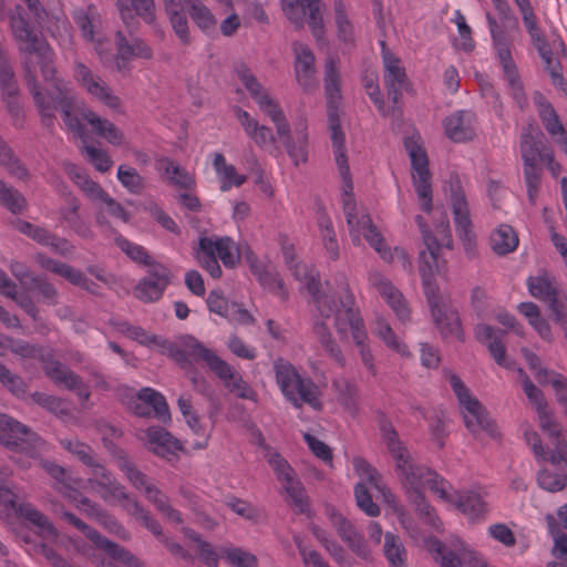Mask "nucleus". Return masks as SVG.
I'll return each instance as SVG.
<instances>
[{
    "instance_id": "f257e3e1",
    "label": "nucleus",
    "mask_w": 567,
    "mask_h": 567,
    "mask_svg": "<svg viewBox=\"0 0 567 567\" xmlns=\"http://www.w3.org/2000/svg\"><path fill=\"white\" fill-rule=\"evenodd\" d=\"M0 18H7L18 51L28 58L35 55L41 74L45 81H53L55 68L54 52L42 34L29 20L28 13L20 4L6 10L4 0H0Z\"/></svg>"
},
{
    "instance_id": "f03ea898",
    "label": "nucleus",
    "mask_w": 567,
    "mask_h": 567,
    "mask_svg": "<svg viewBox=\"0 0 567 567\" xmlns=\"http://www.w3.org/2000/svg\"><path fill=\"white\" fill-rule=\"evenodd\" d=\"M274 369L277 384L286 400L295 408L299 409L306 403L316 411L322 410L320 389L310 378L301 377L297 369L282 358L274 362Z\"/></svg>"
},
{
    "instance_id": "7ed1b4c3",
    "label": "nucleus",
    "mask_w": 567,
    "mask_h": 567,
    "mask_svg": "<svg viewBox=\"0 0 567 567\" xmlns=\"http://www.w3.org/2000/svg\"><path fill=\"white\" fill-rule=\"evenodd\" d=\"M486 20L509 94L518 109L524 111L528 106V99L516 63L512 58V40L489 12L486 13Z\"/></svg>"
},
{
    "instance_id": "20e7f679",
    "label": "nucleus",
    "mask_w": 567,
    "mask_h": 567,
    "mask_svg": "<svg viewBox=\"0 0 567 567\" xmlns=\"http://www.w3.org/2000/svg\"><path fill=\"white\" fill-rule=\"evenodd\" d=\"M257 105L275 124L277 134L295 165L298 166L301 163H306L308 159L307 125L303 122L297 124L295 130L296 137L292 138L290 124L280 104L275 99L270 95L264 96L261 101H258Z\"/></svg>"
},
{
    "instance_id": "39448f33",
    "label": "nucleus",
    "mask_w": 567,
    "mask_h": 567,
    "mask_svg": "<svg viewBox=\"0 0 567 567\" xmlns=\"http://www.w3.org/2000/svg\"><path fill=\"white\" fill-rule=\"evenodd\" d=\"M344 215L354 245H360V236L362 235L384 261H393L391 249L385 244L384 237L373 224L370 215L367 213L359 214L355 202L349 196L344 200Z\"/></svg>"
},
{
    "instance_id": "423d86ee",
    "label": "nucleus",
    "mask_w": 567,
    "mask_h": 567,
    "mask_svg": "<svg viewBox=\"0 0 567 567\" xmlns=\"http://www.w3.org/2000/svg\"><path fill=\"white\" fill-rule=\"evenodd\" d=\"M450 383L455 393L460 405L462 406V414L465 426L472 434H477L481 431L486 432L491 436L498 435L495 423L489 420L488 414L481 402L473 398L468 388L455 374H449Z\"/></svg>"
},
{
    "instance_id": "0eeeda50",
    "label": "nucleus",
    "mask_w": 567,
    "mask_h": 567,
    "mask_svg": "<svg viewBox=\"0 0 567 567\" xmlns=\"http://www.w3.org/2000/svg\"><path fill=\"white\" fill-rule=\"evenodd\" d=\"M23 69L25 83L40 114L41 123L44 127L52 130L56 120L55 111L58 107L60 109L59 100L61 97H69L71 93L60 81L54 82L53 91H42L37 82L32 62L29 59L24 62Z\"/></svg>"
},
{
    "instance_id": "6e6552de",
    "label": "nucleus",
    "mask_w": 567,
    "mask_h": 567,
    "mask_svg": "<svg viewBox=\"0 0 567 567\" xmlns=\"http://www.w3.org/2000/svg\"><path fill=\"white\" fill-rule=\"evenodd\" d=\"M340 287L343 295L340 296V307L332 313L334 328L340 338L347 337L348 330H350L355 346H364L367 344L368 333L360 311L355 307L354 296L343 275L340 278Z\"/></svg>"
},
{
    "instance_id": "1a4fd4ad",
    "label": "nucleus",
    "mask_w": 567,
    "mask_h": 567,
    "mask_svg": "<svg viewBox=\"0 0 567 567\" xmlns=\"http://www.w3.org/2000/svg\"><path fill=\"white\" fill-rule=\"evenodd\" d=\"M395 463L400 477L404 485L411 488L414 496H417V493H422V488L427 486L441 499L451 498L449 496V489H452L451 484L429 467L413 464L409 453L403 456L402 464L401 462Z\"/></svg>"
},
{
    "instance_id": "9d476101",
    "label": "nucleus",
    "mask_w": 567,
    "mask_h": 567,
    "mask_svg": "<svg viewBox=\"0 0 567 567\" xmlns=\"http://www.w3.org/2000/svg\"><path fill=\"white\" fill-rule=\"evenodd\" d=\"M404 147L409 154L412 166V182L415 193L425 213L432 210V184L429 169V157L415 136L404 138Z\"/></svg>"
},
{
    "instance_id": "9b49d317",
    "label": "nucleus",
    "mask_w": 567,
    "mask_h": 567,
    "mask_svg": "<svg viewBox=\"0 0 567 567\" xmlns=\"http://www.w3.org/2000/svg\"><path fill=\"white\" fill-rule=\"evenodd\" d=\"M60 517L65 523L70 524L78 530H80L95 548L102 550L110 558L122 563L127 567H145V564L137 558L133 553L124 548L123 546L110 540L95 528L89 526L81 518L68 511H61Z\"/></svg>"
},
{
    "instance_id": "f8f14e48",
    "label": "nucleus",
    "mask_w": 567,
    "mask_h": 567,
    "mask_svg": "<svg viewBox=\"0 0 567 567\" xmlns=\"http://www.w3.org/2000/svg\"><path fill=\"white\" fill-rule=\"evenodd\" d=\"M527 288L533 297L547 303L551 319L560 326L567 338V295H558L557 288L547 272L528 277Z\"/></svg>"
},
{
    "instance_id": "ddd939ff",
    "label": "nucleus",
    "mask_w": 567,
    "mask_h": 567,
    "mask_svg": "<svg viewBox=\"0 0 567 567\" xmlns=\"http://www.w3.org/2000/svg\"><path fill=\"white\" fill-rule=\"evenodd\" d=\"M453 239L449 221L442 223L436 228V236L425 233L424 245L419 255V271L421 277H434L439 270V251L442 247L452 248Z\"/></svg>"
},
{
    "instance_id": "4468645a",
    "label": "nucleus",
    "mask_w": 567,
    "mask_h": 567,
    "mask_svg": "<svg viewBox=\"0 0 567 567\" xmlns=\"http://www.w3.org/2000/svg\"><path fill=\"white\" fill-rule=\"evenodd\" d=\"M172 272L164 264H154L134 287V296L145 303L158 301L171 284Z\"/></svg>"
},
{
    "instance_id": "2eb2a0df",
    "label": "nucleus",
    "mask_w": 567,
    "mask_h": 567,
    "mask_svg": "<svg viewBox=\"0 0 567 567\" xmlns=\"http://www.w3.org/2000/svg\"><path fill=\"white\" fill-rule=\"evenodd\" d=\"M327 516L336 528L339 537L359 558L368 560L371 557L370 548L363 535L355 526L334 507L327 508Z\"/></svg>"
},
{
    "instance_id": "dca6fc26",
    "label": "nucleus",
    "mask_w": 567,
    "mask_h": 567,
    "mask_svg": "<svg viewBox=\"0 0 567 567\" xmlns=\"http://www.w3.org/2000/svg\"><path fill=\"white\" fill-rule=\"evenodd\" d=\"M450 202L456 234L465 246H471L474 243L472 220L470 218V209L465 193L457 177H455L454 182L451 181Z\"/></svg>"
},
{
    "instance_id": "f3484780",
    "label": "nucleus",
    "mask_w": 567,
    "mask_h": 567,
    "mask_svg": "<svg viewBox=\"0 0 567 567\" xmlns=\"http://www.w3.org/2000/svg\"><path fill=\"white\" fill-rule=\"evenodd\" d=\"M74 78L86 92L99 102L112 110L120 107L121 101L118 96L113 94L111 87L84 63L75 62Z\"/></svg>"
},
{
    "instance_id": "a211bd4d",
    "label": "nucleus",
    "mask_w": 567,
    "mask_h": 567,
    "mask_svg": "<svg viewBox=\"0 0 567 567\" xmlns=\"http://www.w3.org/2000/svg\"><path fill=\"white\" fill-rule=\"evenodd\" d=\"M35 434L24 424L0 413V444L10 451L24 452L31 446Z\"/></svg>"
},
{
    "instance_id": "6ab92c4d",
    "label": "nucleus",
    "mask_w": 567,
    "mask_h": 567,
    "mask_svg": "<svg viewBox=\"0 0 567 567\" xmlns=\"http://www.w3.org/2000/svg\"><path fill=\"white\" fill-rule=\"evenodd\" d=\"M114 42L116 48L115 63L118 71L126 69L131 60H150L153 56L152 48L143 39L133 34L126 37L122 31H117Z\"/></svg>"
},
{
    "instance_id": "aec40b11",
    "label": "nucleus",
    "mask_w": 567,
    "mask_h": 567,
    "mask_svg": "<svg viewBox=\"0 0 567 567\" xmlns=\"http://www.w3.org/2000/svg\"><path fill=\"white\" fill-rule=\"evenodd\" d=\"M147 449L171 464L179 461L183 443L161 426H150L146 430Z\"/></svg>"
},
{
    "instance_id": "412c9836",
    "label": "nucleus",
    "mask_w": 567,
    "mask_h": 567,
    "mask_svg": "<svg viewBox=\"0 0 567 567\" xmlns=\"http://www.w3.org/2000/svg\"><path fill=\"white\" fill-rule=\"evenodd\" d=\"M369 282L382 296L401 322L410 321L411 311L406 300L384 275L379 271L370 272Z\"/></svg>"
},
{
    "instance_id": "4be33fe9",
    "label": "nucleus",
    "mask_w": 567,
    "mask_h": 567,
    "mask_svg": "<svg viewBox=\"0 0 567 567\" xmlns=\"http://www.w3.org/2000/svg\"><path fill=\"white\" fill-rule=\"evenodd\" d=\"M382 61L384 65V84L388 95L393 103H398L401 91L408 84V75L400 58L386 49L385 41H381Z\"/></svg>"
},
{
    "instance_id": "5701e85b",
    "label": "nucleus",
    "mask_w": 567,
    "mask_h": 567,
    "mask_svg": "<svg viewBox=\"0 0 567 567\" xmlns=\"http://www.w3.org/2000/svg\"><path fill=\"white\" fill-rule=\"evenodd\" d=\"M435 327L439 329L442 338L455 337L460 341L465 340V333L462 327L460 313L453 307L451 300H447L436 308L430 310Z\"/></svg>"
},
{
    "instance_id": "b1692460",
    "label": "nucleus",
    "mask_w": 567,
    "mask_h": 567,
    "mask_svg": "<svg viewBox=\"0 0 567 567\" xmlns=\"http://www.w3.org/2000/svg\"><path fill=\"white\" fill-rule=\"evenodd\" d=\"M537 415L540 429L554 439V450L549 454L548 462L553 465H559L564 462L567 466V439L563 437L560 424L553 412L548 410V406L537 411Z\"/></svg>"
},
{
    "instance_id": "393cba45",
    "label": "nucleus",
    "mask_w": 567,
    "mask_h": 567,
    "mask_svg": "<svg viewBox=\"0 0 567 567\" xmlns=\"http://www.w3.org/2000/svg\"><path fill=\"white\" fill-rule=\"evenodd\" d=\"M292 49L295 52L296 80L305 92H311L317 87L315 55L306 44L300 42H295Z\"/></svg>"
},
{
    "instance_id": "a878e982",
    "label": "nucleus",
    "mask_w": 567,
    "mask_h": 567,
    "mask_svg": "<svg viewBox=\"0 0 567 567\" xmlns=\"http://www.w3.org/2000/svg\"><path fill=\"white\" fill-rule=\"evenodd\" d=\"M80 208V200L69 193L65 196V205L59 209L60 219L80 238L92 240L94 239V233L90 223L81 216Z\"/></svg>"
},
{
    "instance_id": "bb28decb",
    "label": "nucleus",
    "mask_w": 567,
    "mask_h": 567,
    "mask_svg": "<svg viewBox=\"0 0 567 567\" xmlns=\"http://www.w3.org/2000/svg\"><path fill=\"white\" fill-rule=\"evenodd\" d=\"M185 346L189 349L190 355L204 361L207 367L226 383L236 373L230 364L220 359L213 350L203 346L197 339L188 336Z\"/></svg>"
},
{
    "instance_id": "cd10ccee",
    "label": "nucleus",
    "mask_w": 567,
    "mask_h": 567,
    "mask_svg": "<svg viewBox=\"0 0 567 567\" xmlns=\"http://www.w3.org/2000/svg\"><path fill=\"white\" fill-rule=\"evenodd\" d=\"M474 118L470 111L454 112L443 121L445 135L455 143L472 141L475 136Z\"/></svg>"
},
{
    "instance_id": "c85d7f7f",
    "label": "nucleus",
    "mask_w": 567,
    "mask_h": 567,
    "mask_svg": "<svg viewBox=\"0 0 567 567\" xmlns=\"http://www.w3.org/2000/svg\"><path fill=\"white\" fill-rule=\"evenodd\" d=\"M505 334L506 332L504 330L494 329L492 326L485 323H478L474 328L475 339L486 344L495 362L501 367L509 368L511 365L505 358L506 349L503 342Z\"/></svg>"
},
{
    "instance_id": "c756f323",
    "label": "nucleus",
    "mask_w": 567,
    "mask_h": 567,
    "mask_svg": "<svg viewBox=\"0 0 567 567\" xmlns=\"http://www.w3.org/2000/svg\"><path fill=\"white\" fill-rule=\"evenodd\" d=\"M449 489L450 499H443L453 504L460 512L465 514L471 520H476L487 513V504L483 497L473 491L451 492Z\"/></svg>"
},
{
    "instance_id": "7c9ffc66",
    "label": "nucleus",
    "mask_w": 567,
    "mask_h": 567,
    "mask_svg": "<svg viewBox=\"0 0 567 567\" xmlns=\"http://www.w3.org/2000/svg\"><path fill=\"white\" fill-rule=\"evenodd\" d=\"M553 152L550 147L545 144V136L540 130L534 133L533 127L529 125L523 130L520 136V153L523 163H532L540 159L545 161V153Z\"/></svg>"
},
{
    "instance_id": "2f4dec72",
    "label": "nucleus",
    "mask_w": 567,
    "mask_h": 567,
    "mask_svg": "<svg viewBox=\"0 0 567 567\" xmlns=\"http://www.w3.org/2000/svg\"><path fill=\"white\" fill-rule=\"evenodd\" d=\"M235 114L246 135L261 148L274 145L276 137L270 127L259 124L250 114L240 106L235 107Z\"/></svg>"
},
{
    "instance_id": "473e14b6",
    "label": "nucleus",
    "mask_w": 567,
    "mask_h": 567,
    "mask_svg": "<svg viewBox=\"0 0 567 567\" xmlns=\"http://www.w3.org/2000/svg\"><path fill=\"white\" fill-rule=\"evenodd\" d=\"M514 2L519 10L523 24L530 38L532 44L536 51L545 50L548 42L539 25L538 18L530 0H515Z\"/></svg>"
},
{
    "instance_id": "72a5a7b5",
    "label": "nucleus",
    "mask_w": 567,
    "mask_h": 567,
    "mask_svg": "<svg viewBox=\"0 0 567 567\" xmlns=\"http://www.w3.org/2000/svg\"><path fill=\"white\" fill-rule=\"evenodd\" d=\"M332 388L336 392L337 401L342 408L351 416H358L360 411V390L358 384L346 377H339L332 381Z\"/></svg>"
},
{
    "instance_id": "f704fd0d",
    "label": "nucleus",
    "mask_w": 567,
    "mask_h": 567,
    "mask_svg": "<svg viewBox=\"0 0 567 567\" xmlns=\"http://www.w3.org/2000/svg\"><path fill=\"white\" fill-rule=\"evenodd\" d=\"M164 8L172 29L181 43L184 45L190 44L189 23L181 0H164Z\"/></svg>"
},
{
    "instance_id": "c9c22d12",
    "label": "nucleus",
    "mask_w": 567,
    "mask_h": 567,
    "mask_svg": "<svg viewBox=\"0 0 567 567\" xmlns=\"http://www.w3.org/2000/svg\"><path fill=\"white\" fill-rule=\"evenodd\" d=\"M81 116L91 125L96 135L103 137L110 144L118 146L123 143V133L109 120L102 118L87 107L82 109Z\"/></svg>"
},
{
    "instance_id": "e433bc0d",
    "label": "nucleus",
    "mask_w": 567,
    "mask_h": 567,
    "mask_svg": "<svg viewBox=\"0 0 567 567\" xmlns=\"http://www.w3.org/2000/svg\"><path fill=\"white\" fill-rule=\"evenodd\" d=\"M534 103L545 130L553 138L567 132L553 104L540 92H535Z\"/></svg>"
},
{
    "instance_id": "4c0bfd02",
    "label": "nucleus",
    "mask_w": 567,
    "mask_h": 567,
    "mask_svg": "<svg viewBox=\"0 0 567 567\" xmlns=\"http://www.w3.org/2000/svg\"><path fill=\"white\" fill-rule=\"evenodd\" d=\"M44 374L58 386H64L70 391H74L81 386L82 378L71 369L54 359V354L47 365L43 367Z\"/></svg>"
},
{
    "instance_id": "58836bf2",
    "label": "nucleus",
    "mask_w": 567,
    "mask_h": 567,
    "mask_svg": "<svg viewBox=\"0 0 567 567\" xmlns=\"http://www.w3.org/2000/svg\"><path fill=\"white\" fill-rule=\"evenodd\" d=\"M215 172L220 182V190L228 192L231 187H240L247 181L245 175L237 173L234 165L227 164L221 153H216L213 162Z\"/></svg>"
},
{
    "instance_id": "ea45409f",
    "label": "nucleus",
    "mask_w": 567,
    "mask_h": 567,
    "mask_svg": "<svg viewBox=\"0 0 567 567\" xmlns=\"http://www.w3.org/2000/svg\"><path fill=\"white\" fill-rule=\"evenodd\" d=\"M9 351L22 359H35L42 364V368L48 364L54 354L51 349L14 338L9 340Z\"/></svg>"
},
{
    "instance_id": "a19ab883",
    "label": "nucleus",
    "mask_w": 567,
    "mask_h": 567,
    "mask_svg": "<svg viewBox=\"0 0 567 567\" xmlns=\"http://www.w3.org/2000/svg\"><path fill=\"white\" fill-rule=\"evenodd\" d=\"M188 14L195 25L205 34L210 35L216 31L217 19L212 10L200 0H185Z\"/></svg>"
},
{
    "instance_id": "79ce46f5",
    "label": "nucleus",
    "mask_w": 567,
    "mask_h": 567,
    "mask_svg": "<svg viewBox=\"0 0 567 567\" xmlns=\"http://www.w3.org/2000/svg\"><path fill=\"white\" fill-rule=\"evenodd\" d=\"M489 243L496 255L505 256L517 248L519 240L512 226L502 224L491 234Z\"/></svg>"
},
{
    "instance_id": "37998d69",
    "label": "nucleus",
    "mask_w": 567,
    "mask_h": 567,
    "mask_svg": "<svg viewBox=\"0 0 567 567\" xmlns=\"http://www.w3.org/2000/svg\"><path fill=\"white\" fill-rule=\"evenodd\" d=\"M65 173L71 181L91 199L99 200L104 195L103 187L94 182L84 171L76 165L66 163L64 165Z\"/></svg>"
},
{
    "instance_id": "c03bdc74",
    "label": "nucleus",
    "mask_w": 567,
    "mask_h": 567,
    "mask_svg": "<svg viewBox=\"0 0 567 567\" xmlns=\"http://www.w3.org/2000/svg\"><path fill=\"white\" fill-rule=\"evenodd\" d=\"M383 555L389 567H408V550L400 536L393 533L384 535Z\"/></svg>"
},
{
    "instance_id": "a18cd8bd",
    "label": "nucleus",
    "mask_w": 567,
    "mask_h": 567,
    "mask_svg": "<svg viewBox=\"0 0 567 567\" xmlns=\"http://www.w3.org/2000/svg\"><path fill=\"white\" fill-rule=\"evenodd\" d=\"M313 332L330 359L333 360L340 368H343L346 365V358L339 344L333 339L327 323L324 321L315 322Z\"/></svg>"
},
{
    "instance_id": "49530a36",
    "label": "nucleus",
    "mask_w": 567,
    "mask_h": 567,
    "mask_svg": "<svg viewBox=\"0 0 567 567\" xmlns=\"http://www.w3.org/2000/svg\"><path fill=\"white\" fill-rule=\"evenodd\" d=\"M518 312L524 316L528 323L539 334V337L546 341H551L553 334L551 329L547 320L542 316L539 307L532 302H520L517 306Z\"/></svg>"
},
{
    "instance_id": "de8ad7c7",
    "label": "nucleus",
    "mask_w": 567,
    "mask_h": 567,
    "mask_svg": "<svg viewBox=\"0 0 567 567\" xmlns=\"http://www.w3.org/2000/svg\"><path fill=\"white\" fill-rule=\"evenodd\" d=\"M117 467L124 473L127 481L137 489H145L150 485L147 476L131 461L125 451L118 449L113 452Z\"/></svg>"
},
{
    "instance_id": "09e8293b",
    "label": "nucleus",
    "mask_w": 567,
    "mask_h": 567,
    "mask_svg": "<svg viewBox=\"0 0 567 567\" xmlns=\"http://www.w3.org/2000/svg\"><path fill=\"white\" fill-rule=\"evenodd\" d=\"M320 280L311 276L306 284V288L316 305L319 315L328 319L340 307V301L337 303L333 298L326 293L320 292Z\"/></svg>"
},
{
    "instance_id": "8fccbe9b",
    "label": "nucleus",
    "mask_w": 567,
    "mask_h": 567,
    "mask_svg": "<svg viewBox=\"0 0 567 567\" xmlns=\"http://www.w3.org/2000/svg\"><path fill=\"white\" fill-rule=\"evenodd\" d=\"M195 257L203 269H205L212 278L218 279L221 277L223 271L218 262L217 256L212 248V238L200 237L198 241V249Z\"/></svg>"
},
{
    "instance_id": "3c124183",
    "label": "nucleus",
    "mask_w": 567,
    "mask_h": 567,
    "mask_svg": "<svg viewBox=\"0 0 567 567\" xmlns=\"http://www.w3.org/2000/svg\"><path fill=\"white\" fill-rule=\"evenodd\" d=\"M212 248L226 268L233 269L239 264L240 251L230 237L226 236L217 238L216 240L212 239Z\"/></svg>"
},
{
    "instance_id": "603ef678",
    "label": "nucleus",
    "mask_w": 567,
    "mask_h": 567,
    "mask_svg": "<svg viewBox=\"0 0 567 567\" xmlns=\"http://www.w3.org/2000/svg\"><path fill=\"white\" fill-rule=\"evenodd\" d=\"M0 89L2 100L19 96V86L14 71L7 58L6 50L0 44Z\"/></svg>"
},
{
    "instance_id": "864d4df0",
    "label": "nucleus",
    "mask_w": 567,
    "mask_h": 567,
    "mask_svg": "<svg viewBox=\"0 0 567 567\" xmlns=\"http://www.w3.org/2000/svg\"><path fill=\"white\" fill-rule=\"evenodd\" d=\"M17 515H19L21 518L25 519L33 526L39 527L43 534L51 537H56L58 534L54 526L50 523L48 517L40 511H38L32 504H19L17 508Z\"/></svg>"
},
{
    "instance_id": "5fc2aeb1",
    "label": "nucleus",
    "mask_w": 567,
    "mask_h": 567,
    "mask_svg": "<svg viewBox=\"0 0 567 567\" xmlns=\"http://www.w3.org/2000/svg\"><path fill=\"white\" fill-rule=\"evenodd\" d=\"M146 498L169 520L181 524L182 514L168 504L167 496L155 485L150 484L144 489Z\"/></svg>"
},
{
    "instance_id": "6e6d98bb",
    "label": "nucleus",
    "mask_w": 567,
    "mask_h": 567,
    "mask_svg": "<svg viewBox=\"0 0 567 567\" xmlns=\"http://www.w3.org/2000/svg\"><path fill=\"white\" fill-rule=\"evenodd\" d=\"M426 548L441 567H461L460 557L436 537L426 540Z\"/></svg>"
},
{
    "instance_id": "4d7b16f0",
    "label": "nucleus",
    "mask_w": 567,
    "mask_h": 567,
    "mask_svg": "<svg viewBox=\"0 0 567 567\" xmlns=\"http://www.w3.org/2000/svg\"><path fill=\"white\" fill-rule=\"evenodd\" d=\"M137 394L138 400L147 404L154 415L161 421L166 422L171 419L168 405L162 393L152 388H143L137 392Z\"/></svg>"
},
{
    "instance_id": "13d9d810",
    "label": "nucleus",
    "mask_w": 567,
    "mask_h": 567,
    "mask_svg": "<svg viewBox=\"0 0 567 567\" xmlns=\"http://www.w3.org/2000/svg\"><path fill=\"white\" fill-rule=\"evenodd\" d=\"M305 6V22H308L313 37L317 40L323 38L324 34V22L321 13V1L320 0H301Z\"/></svg>"
},
{
    "instance_id": "bf43d9fd",
    "label": "nucleus",
    "mask_w": 567,
    "mask_h": 567,
    "mask_svg": "<svg viewBox=\"0 0 567 567\" xmlns=\"http://www.w3.org/2000/svg\"><path fill=\"white\" fill-rule=\"evenodd\" d=\"M380 431L392 457L395 460V462L402 463L403 456L408 454L409 451L405 446L402 445L401 441L399 440L398 432L393 427L392 423L386 419H382L380 421Z\"/></svg>"
},
{
    "instance_id": "052dcab7",
    "label": "nucleus",
    "mask_w": 567,
    "mask_h": 567,
    "mask_svg": "<svg viewBox=\"0 0 567 567\" xmlns=\"http://www.w3.org/2000/svg\"><path fill=\"white\" fill-rule=\"evenodd\" d=\"M378 336L390 349L396 351L401 355H410L408 347L393 332L389 322L383 318H378L373 329Z\"/></svg>"
},
{
    "instance_id": "680f3d73",
    "label": "nucleus",
    "mask_w": 567,
    "mask_h": 567,
    "mask_svg": "<svg viewBox=\"0 0 567 567\" xmlns=\"http://www.w3.org/2000/svg\"><path fill=\"white\" fill-rule=\"evenodd\" d=\"M93 488L97 491L103 499H107L110 496L115 498L124 511L128 507L130 503L135 499V497L128 494L125 487L115 478L102 483L101 485H95Z\"/></svg>"
},
{
    "instance_id": "e2e57ef3",
    "label": "nucleus",
    "mask_w": 567,
    "mask_h": 567,
    "mask_svg": "<svg viewBox=\"0 0 567 567\" xmlns=\"http://www.w3.org/2000/svg\"><path fill=\"white\" fill-rule=\"evenodd\" d=\"M125 511L128 515L140 520L141 524L158 539H161L164 536L162 532V526L158 523V520L155 519L151 515V513L146 508H144L143 505L136 498L130 503L128 507Z\"/></svg>"
},
{
    "instance_id": "0e129e2a",
    "label": "nucleus",
    "mask_w": 567,
    "mask_h": 567,
    "mask_svg": "<svg viewBox=\"0 0 567 567\" xmlns=\"http://www.w3.org/2000/svg\"><path fill=\"white\" fill-rule=\"evenodd\" d=\"M333 9L338 39L344 43H352L354 40L353 24L346 12L343 1L334 0Z\"/></svg>"
},
{
    "instance_id": "69168bd1",
    "label": "nucleus",
    "mask_w": 567,
    "mask_h": 567,
    "mask_svg": "<svg viewBox=\"0 0 567 567\" xmlns=\"http://www.w3.org/2000/svg\"><path fill=\"white\" fill-rule=\"evenodd\" d=\"M115 243L117 247L136 264L148 267H153L154 264H159L148 255L147 250L143 246L134 244L123 236H117L115 238Z\"/></svg>"
},
{
    "instance_id": "338daca9",
    "label": "nucleus",
    "mask_w": 567,
    "mask_h": 567,
    "mask_svg": "<svg viewBox=\"0 0 567 567\" xmlns=\"http://www.w3.org/2000/svg\"><path fill=\"white\" fill-rule=\"evenodd\" d=\"M117 179L128 193L141 195L145 188V179L138 172L130 166L120 165L117 169Z\"/></svg>"
},
{
    "instance_id": "774afa93",
    "label": "nucleus",
    "mask_w": 567,
    "mask_h": 567,
    "mask_svg": "<svg viewBox=\"0 0 567 567\" xmlns=\"http://www.w3.org/2000/svg\"><path fill=\"white\" fill-rule=\"evenodd\" d=\"M256 278L264 288L278 295L284 300L288 298V291L285 288L284 280L270 265L265 267Z\"/></svg>"
}]
</instances>
